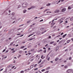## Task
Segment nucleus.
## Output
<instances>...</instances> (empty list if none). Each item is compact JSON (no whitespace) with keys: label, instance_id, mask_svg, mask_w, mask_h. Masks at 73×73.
<instances>
[{"label":"nucleus","instance_id":"f257e3e1","mask_svg":"<svg viewBox=\"0 0 73 73\" xmlns=\"http://www.w3.org/2000/svg\"><path fill=\"white\" fill-rule=\"evenodd\" d=\"M67 73H73V71L71 69H69L66 71Z\"/></svg>","mask_w":73,"mask_h":73},{"label":"nucleus","instance_id":"f03ea898","mask_svg":"<svg viewBox=\"0 0 73 73\" xmlns=\"http://www.w3.org/2000/svg\"><path fill=\"white\" fill-rule=\"evenodd\" d=\"M27 4H28L27 3H24L22 4V6L23 7H27Z\"/></svg>","mask_w":73,"mask_h":73},{"label":"nucleus","instance_id":"7ed1b4c3","mask_svg":"<svg viewBox=\"0 0 73 73\" xmlns=\"http://www.w3.org/2000/svg\"><path fill=\"white\" fill-rule=\"evenodd\" d=\"M11 19L12 20H16V16H13L12 17Z\"/></svg>","mask_w":73,"mask_h":73},{"label":"nucleus","instance_id":"20e7f679","mask_svg":"<svg viewBox=\"0 0 73 73\" xmlns=\"http://www.w3.org/2000/svg\"><path fill=\"white\" fill-rule=\"evenodd\" d=\"M66 8H64L62 10V12H65V11H66Z\"/></svg>","mask_w":73,"mask_h":73},{"label":"nucleus","instance_id":"39448f33","mask_svg":"<svg viewBox=\"0 0 73 73\" xmlns=\"http://www.w3.org/2000/svg\"><path fill=\"white\" fill-rule=\"evenodd\" d=\"M60 12V10H57L54 11V13H58Z\"/></svg>","mask_w":73,"mask_h":73},{"label":"nucleus","instance_id":"423d86ee","mask_svg":"<svg viewBox=\"0 0 73 73\" xmlns=\"http://www.w3.org/2000/svg\"><path fill=\"white\" fill-rule=\"evenodd\" d=\"M35 33L33 32V34H31L30 35H29L28 36V37H30V36H32V35H34V33Z\"/></svg>","mask_w":73,"mask_h":73},{"label":"nucleus","instance_id":"0eeeda50","mask_svg":"<svg viewBox=\"0 0 73 73\" xmlns=\"http://www.w3.org/2000/svg\"><path fill=\"white\" fill-rule=\"evenodd\" d=\"M66 35H67V34H66L65 35H63L62 36L63 38H64V37H65V36H66Z\"/></svg>","mask_w":73,"mask_h":73},{"label":"nucleus","instance_id":"6e6552de","mask_svg":"<svg viewBox=\"0 0 73 73\" xmlns=\"http://www.w3.org/2000/svg\"><path fill=\"white\" fill-rule=\"evenodd\" d=\"M68 37H72V35H71L70 34H68Z\"/></svg>","mask_w":73,"mask_h":73},{"label":"nucleus","instance_id":"1a4fd4ad","mask_svg":"<svg viewBox=\"0 0 73 73\" xmlns=\"http://www.w3.org/2000/svg\"><path fill=\"white\" fill-rule=\"evenodd\" d=\"M59 59V58H57L55 59V61H58V60Z\"/></svg>","mask_w":73,"mask_h":73},{"label":"nucleus","instance_id":"9d476101","mask_svg":"<svg viewBox=\"0 0 73 73\" xmlns=\"http://www.w3.org/2000/svg\"><path fill=\"white\" fill-rule=\"evenodd\" d=\"M58 49H59V47H58V46L56 48V51H57V50H58Z\"/></svg>","mask_w":73,"mask_h":73},{"label":"nucleus","instance_id":"9b49d317","mask_svg":"<svg viewBox=\"0 0 73 73\" xmlns=\"http://www.w3.org/2000/svg\"><path fill=\"white\" fill-rule=\"evenodd\" d=\"M54 42V41L51 42L50 43V44H53Z\"/></svg>","mask_w":73,"mask_h":73},{"label":"nucleus","instance_id":"f8f14e48","mask_svg":"<svg viewBox=\"0 0 73 73\" xmlns=\"http://www.w3.org/2000/svg\"><path fill=\"white\" fill-rule=\"evenodd\" d=\"M44 63V62H42V63L40 64H39V66H40V65H42V64H43Z\"/></svg>","mask_w":73,"mask_h":73},{"label":"nucleus","instance_id":"ddd939ff","mask_svg":"<svg viewBox=\"0 0 73 73\" xmlns=\"http://www.w3.org/2000/svg\"><path fill=\"white\" fill-rule=\"evenodd\" d=\"M42 60V59H40V61L38 62V64H40V62H41Z\"/></svg>","mask_w":73,"mask_h":73},{"label":"nucleus","instance_id":"4468645a","mask_svg":"<svg viewBox=\"0 0 73 73\" xmlns=\"http://www.w3.org/2000/svg\"><path fill=\"white\" fill-rule=\"evenodd\" d=\"M27 12V10H23V13H25V12Z\"/></svg>","mask_w":73,"mask_h":73},{"label":"nucleus","instance_id":"2eb2a0df","mask_svg":"<svg viewBox=\"0 0 73 73\" xmlns=\"http://www.w3.org/2000/svg\"><path fill=\"white\" fill-rule=\"evenodd\" d=\"M35 7V6H32L31 7V9H33V8H34Z\"/></svg>","mask_w":73,"mask_h":73},{"label":"nucleus","instance_id":"dca6fc26","mask_svg":"<svg viewBox=\"0 0 73 73\" xmlns=\"http://www.w3.org/2000/svg\"><path fill=\"white\" fill-rule=\"evenodd\" d=\"M70 40H68L67 41V43L68 44V43H69L70 42Z\"/></svg>","mask_w":73,"mask_h":73},{"label":"nucleus","instance_id":"f3484780","mask_svg":"<svg viewBox=\"0 0 73 73\" xmlns=\"http://www.w3.org/2000/svg\"><path fill=\"white\" fill-rule=\"evenodd\" d=\"M50 67H48L46 68V70H48V69H50Z\"/></svg>","mask_w":73,"mask_h":73},{"label":"nucleus","instance_id":"a211bd4d","mask_svg":"<svg viewBox=\"0 0 73 73\" xmlns=\"http://www.w3.org/2000/svg\"><path fill=\"white\" fill-rule=\"evenodd\" d=\"M73 20V17L71 18L70 19V21H72V20Z\"/></svg>","mask_w":73,"mask_h":73},{"label":"nucleus","instance_id":"6ab92c4d","mask_svg":"<svg viewBox=\"0 0 73 73\" xmlns=\"http://www.w3.org/2000/svg\"><path fill=\"white\" fill-rule=\"evenodd\" d=\"M27 9L28 10H31V9H32V8H31V7H30V8H28Z\"/></svg>","mask_w":73,"mask_h":73},{"label":"nucleus","instance_id":"aec40b11","mask_svg":"<svg viewBox=\"0 0 73 73\" xmlns=\"http://www.w3.org/2000/svg\"><path fill=\"white\" fill-rule=\"evenodd\" d=\"M11 15H12V16H14L15 15V13L14 12H13L12 13H11Z\"/></svg>","mask_w":73,"mask_h":73},{"label":"nucleus","instance_id":"412c9836","mask_svg":"<svg viewBox=\"0 0 73 73\" xmlns=\"http://www.w3.org/2000/svg\"><path fill=\"white\" fill-rule=\"evenodd\" d=\"M13 42H12L10 44V46H11V45H13Z\"/></svg>","mask_w":73,"mask_h":73},{"label":"nucleus","instance_id":"4be33fe9","mask_svg":"<svg viewBox=\"0 0 73 73\" xmlns=\"http://www.w3.org/2000/svg\"><path fill=\"white\" fill-rule=\"evenodd\" d=\"M5 50H6L5 49H4L3 51L2 52V53H3V52H5Z\"/></svg>","mask_w":73,"mask_h":73},{"label":"nucleus","instance_id":"5701e85b","mask_svg":"<svg viewBox=\"0 0 73 73\" xmlns=\"http://www.w3.org/2000/svg\"><path fill=\"white\" fill-rule=\"evenodd\" d=\"M50 3H48V4L46 5V6H49V5H50Z\"/></svg>","mask_w":73,"mask_h":73},{"label":"nucleus","instance_id":"b1692460","mask_svg":"<svg viewBox=\"0 0 73 73\" xmlns=\"http://www.w3.org/2000/svg\"><path fill=\"white\" fill-rule=\"evenodd\" d=\"M20 19H21V18H19V19H17V20L16 23H17V21H19V20H20Z\"/></svg>","mask_w":73,"mask_h":73},{"label":"nucleus","instance_id":"393cba45","mask_svg":"<svg viewBox=\"0 0 73 73\" xmlns=\"http://www.w3.org/2000/svg\"><path fill=\"white\" fill-rule=\"evenodd\" d=\"M33 68V65H31L30 66V68Z\"/></svg>","mask_w":73,"mask_h":73},{"label":"nucleus","instance_id":"a878e982","mask_svg":"<svg viewBox=\"0 0 73 73\" xmlns=\"http://www.w3.org/2000/svg\"><path fill=\"white\" fill-rule=\"evenodd\" d=\"M68 9H71V7H70V6L68 7Z\"/></svg>","mask_w":73,"mask_h":73},{"label":"nucleus","instance_id":"bb28decb","mask_svg":"<svg viewBox=\"0 0 73 73\" xmlns=\"http://www.w3.org/2000/svg\"><path fill=\"white\" fill-rule=\"evenodd\" d=\"M25 48V46H22L21 47V49H22V48Z\"/></svg>","mask_w":73,"mask_h":73},{"label":"nucleus","instance_id":"cd10ccee","mask_svg":"<svg viewBox=\"0 0 73 73\" xmlns=\"http://www.w3.org/2000/svg\"><path fill=\"white\" fill-rule=\"evenodd\" d=\"M45 69H42L41 70L42 72H44V71H45Z\"/></svg>","mask_w":73,"mask_h":73},{"label":"nucleus","instance_id":"c85d7f7f","mask_svg":"<svg viewBox=\"0 0 73 73\" xmlns=\"http://www.w3.org/2000/svg\"><path fill=\"white\" fill-rule=\"evenodd\" d=\"M21 7V5H19L18 6V8H20Z\"/></svg>","mask_w":73,"mask_h":73},{"label":"nucleus","instance_id":"c756f323","mask_svg":"<svg viewBox=\"0 0 73 73\" xmlns=\"http://www.w3.org/2000/svg\"><path fill=\"white\" fill-rule=\"evenodd\" d=\"M44 56L43 55H42L41 56V58H42V59H44V58H43V57Z\"/></svg>","mask_w":73,"mask_h":73},{"label":"nucleus","instance_id":"7c9ffc66","mask_svg":"<svg viewBox=\"0 0 73 73\" xmlns=\"http://www.w3.org/2000/svg\"><path fill=\"white\" fill-rule=\"evenodd\" d=\"M64 68H68V66H64Z\"/></svg>","mask_w":73,"mask_h":73},{"label":"nucleus","instance_id":"2f4dec72","mask_svg":"<svg viewBox=\"0 0 73 73\" xmlns=\"http://www.w3.org/2000/svg\"><path fill=\"white\" fill-rule=\"evenodd\" d=\"M53 54H51L50 55V57H52V56H53Z\"/></svg>","mask_w":73,"mask_h":73},{"label":"nucleus","instance_id":"473e14b6","mask_svg":"<svg viewBox=\"0 0 73 73\" xmlns=\"http://www.w3.org/2000/svg\"><path fill=\"white\" fill-rule=\"evenodd\" d=\"M34 50H35L34 49H32L31 50V52H33V51H34Z\"/></svg>","mask_w":73,"mask_h":73},{"label":"nucleus","instance_id":"72a5a7b5","mask_svg":"<svg viewBox=\"0 0 73 73\" xmlns=\"http://www.w3.org/2000/svg\"><path fill=\"white\" fill-rule=\"evenodd\" d=\"M24 72V71L22 70V71H21L20 73H23Z\"/></svg>","mask_w":73,"mask_h":73},{"label":"nucleus","instance_id":"f704fd0d","mask_svg":"<svg viewBox=\"0 0 73 73\" xmlns=\"http://www.w3.org/2000/svg\"><path fill=\"white\" fill-rule=\"evenodd\" d=\"M38 70V68H35V69L34 70Z\"/></svg>","mask_w":73,"mask_h":73},{"label":"nucleus","instance_id":"c9c22d12","mask_svg":"<svg viewBox=\"0 0 73 73\" xmlns=\"http://www.w3.org/2000/svg\"><path fill=\"white\" fill-rule=\"evenodd\" d=\"M37 64H35V65L34 67H35H35H36V66H37Z\"/></svg>","mask_w":73,"mask_h":73},{"label":"nucleus","instance_id":"e433bc0d","mask_svg":"<svg viewBox=\"0 0 73 73\" xmlns=\"http://www.w3.org/2000/svg\"><path fill=\"white\" fill-rule=\"evenodd\" d=\"M72 59V57H70L69 58V60H70Z\"/></svg>","mask_w":73,"mask_h":73},{"label":"nucleus","instance_id":"4c0bfd02","mask_svg":"<svg viewBox=\"0 0 73 73\" xmlns=\"http://www.w3.org/2000/svg\"><path fill=\"white\" fill-rule=\"evenodd\" d=\"M44 29V28H41L40 29V30H41V31H42Z\"/></svg>","mask_w":73,"mask_h":73},{"label":"nucleus","instance_id":"58836bf2","mask_svg":"<svg viewBox=\"0 0 73 73\" xmlns=\"http://www.w3.org/2000/svg\"><path fill=\"white\" fill-rule=\"evenodd\" d=\"M22 50H21L19 52V53H22Z\"/></svg>","mask_w":73,"mask_h":73},{"label":"nucleus","instance_id":"ea45409f","mask_svg":"<svg viewBox=\"0 0 73 73\" xmlns=\"http://www.w3.org/2000/svg\"><path fill=\"white\" fill-rule=\"evenodd\" d=\"M33 40V38H31V39H29V41H31V40Z\"/></svg>","mask_w":73,"mask_h":73},{"label":"nucleus","instance_id":"a19ab883","mask_svg":"<svg viewBox=\"0 0 73 73\" xmlns=\"http://www.w3.org/2000/svg\"><path fill=\"white\" fill-rule=\"evenodd\" d=\"M8 50H7L5 52V53H8Z\"/></svg>","mask_w":73,"mask_h":73},{"label":"nucleus","instance_id":"79ce46f5","mask_svg":"<svg viewBox=\"0 0 73 73\" xmlns=\"http://www.w3.org/2000/svg\"><path fill=\"white\" fill-rule=\"evenodd\" d=\"M24 25V24L23 25H20L19 26V27H21V26H23V25Z\"/></svg>","mask_w":73,"mask_h":73},{"label":"nucleus","instance_id":"37998d69","mask_svg":"<svg viewBox=\"0 0 73 73\" xmlns=\"http://www.w3.org/2000/svg\"><path fill=\"white\" fill-rule=\"evenodd\" d=\"M68 65H69V66H71V65H72V64L70 63H69L68 64Z\"/></svg>","mask_w":73,"mask_h":73},{"label":"nucleus","instance_id":"c03bdc74","mask_svg":"<svg viewBox=\"0 0 73 73\" xmlns=\"http://www.w3.org/2000/svg\"><path fill=\"white\" fill-rule=\"evenodd\" d=\"M62 41H63V40H62L60 41L59 42V44H60V43L62 42Z\"/></svg>","mask_w":73,"mask_h":73},{"label":"nucleus","instance_id":"a18cd8bd","mask_svg":"<svg viewBox=\"0 0 73 73\" xmlns=\"http://www.w3.org/2000/svg\"><path fill=\"white\" fill-rule=\"evenodd\" d=\"M46 50H44L43 51L44 53H46Z\"/></svg>","mask_w":73,"mask_h":73},{"label":"nucleus","instance_id":"49530a36","mask_svg":"<svg viewBox=\"0 0 73 73\" xmlns=\"http://www.w3.org/2000/svg\"><path fill=\"white\" fill-rule=\"evenodd\" d=\"M15 67V66H13L12 68H11V69H13Z\"/></svg>","mask_w":73,"mask_h":73},{"label":"nucleus","instance_id":"de8ad7c7","mask_svg":"<svg viewBox=\"0 0 73 73\" xmlns=\"http://www.w3.org/2000/svg\"><path fill=\"white\" fill-rule=\"evenodd\" d=\"M15 50H13L12 52L13 53H15Z\"/></svg>","mask_w":73,"mask_h":73},{"label":"nucleus","instance_id":"09e8293b","mask_svg":"<svg viewBox=\"0 0 73 73\" xmlns=\"http://www.w3.org/2000/svg\"><path fill=\"white\" fill-rule=\"evenodd\" d=\"M62 22H63V21L60 22L59 23V24H61V23H62Z\"/></svg>","mask_w":73,"mask_h":73},{"label":"nucleus","instance_id":"8fccbe9b","mask_svg":"<svg viewBox=\"0 0 73 73\" xmlns=\"http://www.w3.org/2000/svg\"><path fill=\"white\" fill-rule=\"evenodd\" d=\"M14 49H15V48H12L11 49V50L12 51L13 50H14Z\"/></svg>","mask_w":73,"mask_h":73},{"label":"nucleus","instance_id":"3c124183","mask_svg":"<svg viewBox=\"0 0 73 73\" xmlns=\"http://www.w3.org/2000/svg\"><path fill=\"white\" fill-rule=\"evenodd\" d=\"M9 41V40L8 39H7L6 40V42H8Z\"/></svg>","mask_w":73,"mask_h":73},{"label":"nucleus","instance_id":"603ef678","mask_svg":"<svg viewBox=\"0 0 73 73\" xmlns=\"http://www.w3.org/2000/svg\"><path fill=\"white\" fill-rule=\"evenodd\" d=\"M41 21H43V19H41L40 21V22H41Z\"/></svg>","mask_w":73,"mask_h":73},{"label":"nucleus","instance_id":"864d4df0","mask_svg":"<svg viewBox=\"0 0 73 73\" xmlns=\"http://www.w3.org/2000/svg\"><path fill=\"white\" fill-rule=\"evenodd\" d=\"M50 58V57L48 58L47 59V60L48 61H49V59Z\"/></svg>","mask_w":73,"mask_h":73},{"label":"nucleus","instance_id":"5fc2aeb1","mask_svg":"<svg viewBox=\"0 0 73 73\" xmlns=\"http://www.w3.org/2000/svg\"><path fill=\"white\" fill-rule=\"evenodd\" d=\"M7 71H5L4 72H3V73H7Z\"/></svg>","mask_w":73,"mask_h":73},{"label":"nucleus","instance_id":"6e6d98bb","mask_svg":"<svg viewBox=\"0 0 73 73\" xmlns=\"http://www.w3.org/2000/svg\"><path fill=\"white\" fill-rule=\"evenodd\" d=\"M68 49H66L65 50V52H66V51H68Z\"/></svg>","mask_w":73,"mask_h":73},{"label":"nucleus","instance_id":"4d7b16f0","mask_svg":"<svg viewBox=\"0 0 73 73\" xmlns=\"http://www.w3.org/2000/svg\"><path fill=\"white\" fill-rule=\"evenodd\" d=\"M41 65H40V66H39L40 67V68H41V67H42V66H41Z\"/></svg>","mask_w":73,"mask_h":73},{"label":"nucleus","instance_id":"13d9d810","mask_svg":"<svg viewBox=\"0 0 73 73\" xmlns=\"http://www.w3.org/2000/svg\"><path fill=\"white\" fill-rule=\"evenodd\" d=\"M31 45L28 46V48H31Z\"/></svg>","mask_w":73,"mask_h":73},{"label":"nucleus","instance_id":"bf43d9fd","mask_svg":"<svg viewBox=\"0 0 73 73\" xmlns=\"http://www.w3.org/2000/svg\"><path fill=\"white\" fill-rule=\"evenodd\" d=\"M29 22H30V21H27V24H28V23H29Z\"/></svg>","mask_w":73,"mask_h":73},{"label":"nucleus","instance_id":"052dcab7","mask_svg":"<svg viewBox=\"0 0 73 73\" xmlns=\"http://www.w3.org/2000/svg\"><path fill=\"white\" fill-rule=\"evenodd\" d=\"M63 34H64V33H62L61 34H60V35H63Z\"/></svg>","mask_w":73,"mask_h":73},{"label":"nucleus","instance_id":"680f3d73","mask_svg":"<svg viewBox=\"0 0 73 73\" xmlns=\"http://www.w3.org/2000/svg\"><path fill=\"white\" fill-rule=\"evenodd\" d=\"M63 20V18H62L61 19H60V20H61H61Z\"/></svg>","mask_w":73,"mask_h":73},{"label":"nucleus","instance_id":"e2e57ef3","mask_svg":"<svg viewBox=\"0 0 73 73\" xmlns=\"http://www.w3.org/2000/svg\"><path fill=\"white\" fill-rule=\"evenodd\" d=\"M48 38H51V36H49L48 37Z\"/></svg>","mask_w":73,"mask_h":73},{"label":"nucleus","instance_id":"0e129e2a","mask_svg":"<svg viewBox=\"0 0 73 73\" xmlns=\"http://www.w3.org/2000/svg\"><path fill=\"white\" fill-rule=\"evenodd\" d=\"M28 54H29L30 55V54H31V53L29 52V53H28Z\"/></svg>","mask_w":73,"mask_h":73},{"label":"nucleus","instance_id":"69168bd1","mask_svg":"<svg viewBox=\"0 0 73 73\" xmlns=\"http://www.w3.org/2000/svg\"><path fill=\"white\" fill-rule=\"evenodd\" d=\"M68 21H65V23H68Z\"/></svg>","mask_w":73,"mask_h":73},{"label":"nucleus","instance_id":"338daca9","mask_svg":"<svg viewBox=\"0 0 73 73\" xmlns=\"http://www.w3.org/2000/svg\"><path fill=\"white\" fill-rule=\"evenodd\" d=\"M3 70V68H2L0 70V71H2V70Z\"/></svg>","mask_w":73,"mask_h":73},{"label":"nucleus","instance_id":"774afa93","mask_svg":"<svg viewBox=\"0 0 73 73\" xmlns=\"http://www.w3.org/2000/svg\"><path fill=\"white\" fill-rule=\"evenodd\" d=\"M71 40H72V41H73V38H72L71 39Z\"/></svg>","mask_w":73,"mask_h":73}]
</instances>
